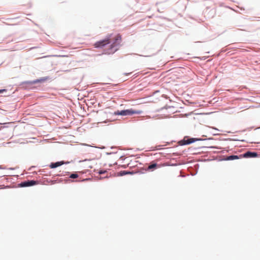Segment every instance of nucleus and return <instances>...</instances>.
<instances>
[{
  "instance_id": "f257e3e1",
  "label": "nucleus",
  "mask_w": 260,
  "mask_h": 260,
  "mask_svg": "<svg viewBox=\"0 0 260 260\" xmlns=\"http://www.w3.org/2000/svg\"><path fill=\"white\" fill-rule=\"evenodd\" d=\"M111 35L108 34L104 39H105L106 42L110 43L103 51V53L105 54L110 55L114 54L119 50L121 46V37H118L110 40Z\"/></svg>"
},
{
  "instance_id": "f03ea898",
  "label": "nucleus",
  "mask_w": 260,
  "mask_h": 260,
  "mask_svg": "<svg viewBox=\"0 0 260 260\" xmlns=\"http://www.w3.org/2000/svg\"><path fill=\"white\" fill-rule=\"evenodd\" d=\"M143 113V111L141 110L134 109L133 108L126 109L123 110H117L113 113V116H132L135 114H141Z\"/></svg>"
},
{
  "instance_id": "7ed1b4c3",
  "label": "nucleus",
  "mask_w": 260,
  "mask_h": 260,
  "mask_svg": "<svg viewBox=\"0 0 260 260\" xmlns=\"http://www.w3.org/2000/svg\"><path fill=\"white\" fill-rule=\"evenodd\" d=\"M207 139L211 140L212 138L206 135H202L201 137L194 138H189L188 137L185 136L183 140L179 141L178 143L180 145H185L190 144L196 141H204Z\"/></svg>"
},
{
  "instance_id": "20e7f679",
  "label": "nucleus",
  "mask_w": 260,
  "mask_h": 260,
  "mask_svg": "<svg viewBox=\"0 0 260 260\" xmlns=\"http://www.w3.org/2000/svg\"><path fill=\"white\" fill-rule=\"evenodd\" d=\"M17 128H19V126L16 125V123L14 122H0V130H2L4 128H8L9 130H15Z\"/></svg>"
},
{
  "instance_id": "39448f33",
  "label": "nucleus",
  "mask_w": 260,
  "mask_h": 260,
  "mask_svg": "<svg viewBox=\"0 0 260 260\" xmlns=\"http://www.w3.org/2000/svg\"><path fill=\"white\" fill-rule=\"evenodd\" d=\"M17 86L23 90H33L30 80H26L19 83Z\"/></svg>"
},
{
  "instance_id": "423d86ee",
  "label": "nucleus",
  "mask_w": 260,
  "mask_h": 260,
  "mask_svg": "<svg viewBox=\"0 0 260 260\" xmlns=\"http://www.w3.org/2000/svg\"><path fill=\"white\" fill-rule=\"evenodd\" d=\"M109 44H110L109 42H106L105 39H101L94 43V47L97 49H101L106 46L107 47Z\"/></svg>"
},
{
  "instance_id": "0eeeda50",
  "label": "nucleus",
  "mask_w": 260,
  "mask_h": 260,
  "mask_svg": "<svg viewBox=\"0 0 260 260\" xmlns=\"http://www.w3.org/2000/svg\"><path fill=\"white\" fill-rule=\"evenodd\" d=\"M39 78V85L38 86H41V85L45 83H46L48 81H51L52 80V78L50 76L42 77L38 78Z\"/></svg>"
},
{
  "instance_id": "6e6552de",
  "label": "nucleus",
  "mask_w": 260,
  "mask_h": 260,
  "mask_svg": "<svg viewBox=\"0 0 260 260\" xmlns=\"http://www.w3.org/2000/svg\"><path fill=\"white\" fill-rule=\"evenodd\" d=\"M36 184V182L34 180L22 182L20 184L21 187H27Z\"/></svg>"
},
{
  "instance_id": "1a4fd4ad",
  "label": "nucleus",
  "mask_w": 260,
  "mask_h": 260,
  "mask_svg": "<svg viewBox=\"0 0 260 260\" xmlns=\"http://www.w3.org/2000/svg\"><path fill=\"white\" fill-rule=\"evenodd\" d=\"M30 81L33 90L37 89L38 87H39L38 85H39V78Z\"/></svg>"
},
{
  "instance_id": "9d476101",
  "label": "nucleus",
  "mask_w": 260,
  "mask_h": 260,
  "mask_svg": "<svg viewBox=\"0 0 260 260\" xmlns=\"http://www.w3.org/2000/svg\"><path fill=\"white\" fill-rule=\"evenodd\" d=\"M257 153L254 152L248 151L244 154L245 157H255L257 156Z\"/></svg>"
},
{
  "instance_id": "9b49d317",
  "label": "nucleus",
  "mask_w": 260,
  "mask_h": 260,
  "mask_svg": "<svg viewBox=\"0 0 260 260\" xmlns=\"http://www.w3.org/2000/svg\"><path fill=\"white\" fill-rule=\"evenodd\" d=\"M63 164V161H58V162H56L54 163H51L50 165V168L53 169V168L58 167L59 166H60L61 165H62Z\"/></svg>"
},
{
  "instance_id": "f8f14e48",
  "label": "nucleus",
  "mask_w": 260,
  "mask_h": 260,
  "mask_svg": "<svg viewBox=\"0 0 260 260\" xmlns=\"http://www.w3.org/2000/svg\"><path fill=\"white\" fill-rule=\"evenodd\" d=\"M198 128L200 129L201 130H207L208 128H210L208 126L202 124L201 123H199L198 125Z\"/></svg>"
},
{
  "instance_id": "ddd939ff",
  "label": "nucleus",
  "mask_w": 260,
  "mask_h": 260,
  "mask_svg": "<svg viewBox=\"0 0 260 260\" xmlns=\"http://www.w3.org/2000/svg\"><path fill=\"white\" fill-rule=\"evenodd\" d=\"M252 128H254V130H257L258 129H259L260 127H259V126L255 127L254 126H251V127H250L249 128H247L243 129L242 130H244V131H245V130H251Z\"/></svg>"
},
{
  "instance_id": "4468645a",
  "label": "nucleus",
  "mask_w": 260,
  "mask_h": 260,
  "mask_svg": "<svg viewBox=\"0 0 260 260\" xmlns=\"http://www.w3.org/2000/svg\"><path fill=\"white\" fill-rule=\"evenodd\" d=\"M238 157L237 155H231L228 157V160H233V159H238Z\"/></svg>"
},
{
  "instance_id": "2eb2a0df",
  "label": "nucleus",
  "mask_w": 260,
  "mask_h": 260,
  "mask_svg": "<svg viewBox=\"0 0 260 260\" xmlns=\"http://www.w3.org/2000/svg\"><path fill=\"white\" fill-rule=\"evenodd\" d=\"M260 107V103L258 102H256L254 105L250 106L249 107H253V108H258Z\"/></svg>"
},
{
  "instance_id": "dca6fc26",
  "label": "nucleus",
  "mask_w": 260,
  "mask_h": 260,
  "mask_svg": "<svg viewBox=\"0 0 260 260\" xmlns=\"http://www.w3.org/2000/svg\"><path fill=\"white\" fill-rule=\"evenodd\" d=\"M174 108V107L173 106H168V105H166L164 107H163L162 108H161L160 110H162V109H169V108Z\"/></svg>"
},
{
  "instance_id": "f3484780",
  "label": "nucleus",
  "mask_w": 260,
  "mask_h": 260,
  "mask_svg": "<svg viewBox=\"0 0 260 260\" xmlns=\"http://www.w3.org/2000/svg\"><path fill=\"white\" fill-rule=\"evenodd\" d=\"M237 49V48H236V47H232V48H230L229 49V50H230V51H229L228 52V54H230V55H231V54H232V53H231V52L232 51L235 50H236Z\"/></svg>"
},
{
  "instance_id": "a211bd4d",
  "label": "nucleus",
  "mask_w": 260,
  "mask_h": 260,
  "mask_svg": "<svg viewBox=\"0 0 260 260\" xmlns=\"http://www.w3.org/2000/svg\"><path fill=\"white\" fill-rule=\"evenodd\" d=\"M78 177V175L77 174H76V173H73V174H72L71 175H70V178H76Z\"/></svg>"
},
{
  "instance_id": "6ab92c4d",
  "label": "nucleus",
  "mask_w": 260,
  "mask_h": 260,
  "mask_svg": "<svg viewBox=\"0 0 260 260\" xmlns=\"http://www.w3.org/2000/svg\"><path fill=\"white\" fill-rule=\"evenodd\" d=\"M156 165L155 164H152L148 167V169H152L155 168L156 167Z\"/></svg>"
},
{
  "instance_id": "aec40b11",
  "label": "nucleus",
  "mask_w": 260,
  "mask_h": 260,
  "mask_svg": "<svg viewBox=\"0 0 260 260\" xmlns=\"http://www.w3.org/2000/svg\"><path fill=\"white\" fill-rule=\"evenodd\" d=\"M8 89L6 88H2L0 89V94L3 93L4 92H7Z\"/></svg>"
},
{
  "instance_id": "412c9836",
  "label": "nucleus",
  "mask_w": 260,
  "mask_h": 260,
  "mask_svg": "<svg viewBox=\"0 0 260 260\" xmlns=\"http://www.w3.org/2000/svg\"><path fill=\"white\" fill-rule=\"evenodd\" d=\"M228 50H229V49H226V48H222L221 50H220V53H224V52H225Z\"/></svg>"
},
{
  "instance_id": "4be33fe9",
  "label": "nucleus",
  "mask_w": 260,
  "mask_h": 260,
  "mask_svg": "<svg viewBox=\"0 0 260 260\" xmlns=\"http://www.w3.org/2000/svg\"><path fill=\"white\" fill-rule=\"evenodd\" d=\"M207 58V56H202V57H198V58H199L200 60H204Z\"/></svg>"
},
{
  "instance_id": "5701e85b",
  "label": "nucleus",
  "mask_w": 260,
  "mask_h": 260,
  "mask_svg": "<svg viewBox=\"0 0 260 260\" xmlns=\"http://www.w3.org/2000/svg\"><path fill=\"white\" fill-rule=\"evenodd\" d=\"M132 74V73H124L123 74L126 76L130 75Z\"/></svg>"
},
{
  "instance_id": "b1692460",
  "label": "nucleus",
  "mask_w": 260,
  "mask_h": 260,
  "mask_svg": "<svg viewBox=\"0 0 260 260\" xmlns=\"http://www.w3.org/2000/svg\"><path fill=\"white\" fill-rule=\"evenodd\" d=\"M212 129L213 130H220L219 129H218V128H217L216 127H213Z\"/></svg>"
},
{
  "instance_id": "393cba45",
  "label": "nucleus",
  "mask_w": 260,
  "mask_h": 260,
  "mask_svg": "<svg viewBox=\"0 0 260 260\" xmlns=\"http://www.w3.org/2000/svg\"><path fill=\"white\" fill-rule=\"evenodd\" d=\"M158 17H159V18H164V19H166V18L165 17H163L162 16H158Z\"/></svg>"
},
{
  "instance_id": "a878e982",
  "label": "nucleus",
  "mask_w": 260,
  "mask_h": 260,
  "mask_svg": "<svg viewBox=\"0 0 260 260\" xmlns=\"http://www.w3.org/2000/svg\"><path fill=\"white\" fill-rule=\"evenodd\" d=\"M77 131L80 130V127H77L76 129Z\"/></svg>"
},
{
  "instance_id": "bb28decb",
  "label": "nucleus",
  "mask_w": 260,
  "mask_h": 260,
  "mask_svg": "<svg viewBox=\"0 0 260 260\" xmlns=\"http://www.w3.org/2000/svg\"><path fill=\"white\" fill-rule=\"evenodd\" d=\"M104 172H102V171H101V172H100V174H102V173H104Z\"/></svg>"
},
{
  "instance_id": "cd10ccee",
  "label": "nucleus",
  "mask_w": 260,
  "mask_h": 260,
  "mask_svg": "<svg viewBox=\"0 0 260 260\" xmlns=\"http://www.w3.org/2000/svg\"><path fill=\"white\" fill-rule=\"evenodd\" d=\"M157 11L160 12V10L159 9H157Z\"/></svg>"
},
{
  "instance_id": "c85d7f7f",
  "label": "nucleus",
  "mask_w": 260,
  "mask_h": 260,
  "mask_svg": "<svg viewBox=\"0 0 260 260\" xmlns=\"http://www.w3.org/2000/svg\"><path fill=\"white\" fill-rule=\"evenodd\" d=\"M98 105L99 106H100V103H98Z\"/></svg>"
},
{
  "instance_id": "c756f323",
  "label": "nucleus",
  "mask_w": 260,
  "mask_h": 260,
  "mask_svg": "<svg viewBox=\"0 0 260 260\" xmlns=\"http://www.w3.org/2000/svg\"><path fill=\"white\" fill-rule=\"evenodd\" d=\"M146 57H149L150 56V55H147V56H145Z\"/></svg>"
}]
</instances>
